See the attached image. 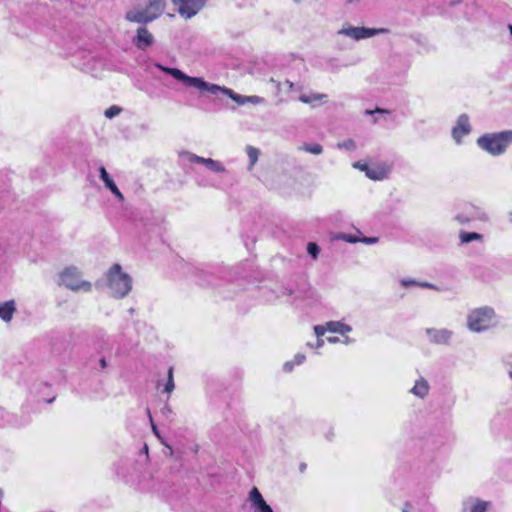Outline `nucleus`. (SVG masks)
Instances as JSON below:
<instances>
[{
    "mask_svg": "<svg viewBox=\"0 0 512 512\" xmlns=\"http://www.w3.org/2000/svg\"><path fill=\"white\" fill-rule=\"evenodd\" d=\"M163 71H165L167 74L171 75L175 79L182 81L186 86L193 87L200 92H209L210 94L217 95L219 92L227 95L232 100L239 104L245 103V99L241 96L236 94L232 89L221 87L216 84L208 83L203 78L200 77H191L183 73L181 70L177 68H166L159 66Z\"/></svg>",
    "mask_w": 512,
    "mask_h": 512,
    "instance_id": "1",
    "label": "nucleus"
},
{
    "mask_svg": "<svg viewBox=\"0 0 512 512\" xmlns=\"http://www.w3.org/2000/svg\"><path fill=\"white\" fill-rule=\"evenodd\" d=\"M477 144L493 156L501 155L512 144V130L484 134L477 139Z\"/></svg>",
    "mask_w": 512,
    "mask_h": 512,
    "instance_id": "2",
    "label": "nucleus"
},
{
    "mask_svg": "<svg viewBox=\"0 0 512 512\" xmlns=\"http://www.w3.org/2000/svg\"><path fill=\"white\" fill-rule=\"evenodd\" d=\"M107 285L114 297L123 298L132 289V279L119 264H114L107 273Z\"/></svg>",
    "mask_w": 512,
    "mask_h": 512,
    "instance_id": "3",
    "label": "nucleus"
},
{
    "mask_svg": "<svg viewBox=\"0 0 512 512\" xmlns=\"http://www.w3.org/2000/svg\"><path fill=\"white\" fill-rule=\"evenodd\" d=\"M59 285L73 292H90L92 283L83 279L82 272L75 266H68L59 273Z\"/></svg>",
    "mask_w": 512,
    "mask_h": 512,
    "instance_id": "4",
    "label": "nucleus"
},
{
    "mask_svg": "<svg viewBox=\"0 0 512 512\" xmlns=\"http://www.w3.org/2000/svg\"><path fill=\"white\" fill-rule=\"evenodd\" d=\"M165 5V0H148V4L144 9L127 12L126 19L130 22L144 24L151 22L163 13Z\"/></svg>",
    "mask_w": 512,
    "mask_h": 512,
    "instance_id": "5",
    "label": "nucleus"
},
{
    "mask_svg": "<svg viewBox=\"0 0 512 512\" xmlns=\"http://www.w3.org/2000/svg\"><path fill=\"white\" fill-rule=\"evenodd\" d=\"M494 310L492 308H479L468 316V327L476 332L488 329L493 324Z\"/></svg>",
    "mask_w": 512,
    "mask_h": 512,
    "instance_id": "6",
    "label": "nucleus"
},
{
    "mask_svg": "<svg viewBox=\"0 0 512 512\" xmlns=\"http://www.w3.org/2000/svg\"><path fill=\"white\" fill-rule=\"evenodd\" d=\"M178 8V13L185 19L196 15L204 6L205 0H171Z\"/></svg>",
    "mask_w": 512,
    "mask_h": 512,
    "instance_id": "7",
    "label": "nucleus"
},
{
    "mask_svg": "<svg viewBox=\"0 0 512 512\" xmlns=\"http://www.w3.org/2000/svg\"><path fill=\"white\" fill-rule=\"evenodd\" d=\"M96 57L92 51H79L75 56V66L81 71L92 74L95 70Z\"/></svg>",
    "mask_w": 512,
    "mask_h": 512,
    "instance_id": "8",
    "label": "nucleus"
},
{
    "mask_svg": "<svg viewBox=\"0 0 512 512\" xmlns=\"http://www.w3.org/2000/svg\"><path fill=\"white\" fill-rule=\"evenodd\" d=\"M471 130L469 118L466 114L458 117L456 125L452 129V136L457 143H460L462 138L469 134Z\"/></svg>",
    "mask_w": 512,
    "mask_h": 512,
    "instance_id": "9",
    "label": "nucleus"
},
{
    "mask_svg": "<svg viewBox=\"0 0 512 512\" xmlns=\"http://www.w3.org/2000/svg\"><path fill=\"white\" fill-rule=\"evenodd\" d=\"M385 29H371L364 27H349L343 30V33L356 40L372 37L378 33L385 32Z\"/></svg>",
    "mask_w": 512,
    "mask_h": 512,
    "instance_id": "10",
    "label": "nucleus"
},
{
    "mask_svg": "<svg viewBox=\"0 0 512 512\" xmlns=\"http://www.w3.org/2000/svg\"><path fill=\"white\" fill-rule=\"evenodd\" d=\"M249 500L255 512H273L272 508L266 503L257 487H253L249 493Z\"/></svg>",
    "mask_w": 512,
    "mask_h": 512,
    "instance_id": "11",
    "label": "nucleus"
},
{
    "mask_svg": "<svg viewBox=\"0 0 512 512\" xmlns=\"http://www.w3.org/2000/svg\"><path fill=\"white\" fill-rule=\"evenodd\" d=\"M154 42L153 35L149 32L146 27H139L137 34L133 40L135 46L140 50H146Z\"/></svg>",
    "mask_w": 512,
    "mask_h": 512,
    "instance_id": "12",
    "label": "nucleus"
},
{
    "mask_svg": "<svg viewBox=\"0 0 512 512\" xmlns=\"http://www.w3.org/2000/svg\"><path fill=\"white\" fill-rule=\"evenodd\" d=\"M389 171L390 168L386 163L381 162L369 164L366 176L372 180H383L387 177Z\"/></svg>",
    "mask_w": 512,
    "mask_h": 512,
    "instance_id": "13",
    "label": "nucleus"
},
{
    "mask_svg": "<svg viewBox=\"0 0 512 512\" xmlns=\"http://www.w3.org/2000/svg\"><path fill=\"white\" fill-rule=\"evenodd\" d=\"M16 311V305L13 300L0 303V319L9 323Z\"/></svg>",
    "mask_w": 512,
    "mask_h": 512,
    "instance_id": "14",
    "label": "nucleus"
},
{
    "mask_svg": "<svg viewBox=\"0 0 512 512\" xmlns=\"http://www.w3.org/2000/svg\"><path fill=\"white\" fill-rule=\"evenodd\" d=\"M411 392L418 397H425L429 392V385L424 379L416 381L415 385L411 389Z\"/></svg>",
    "mask_w": 512,
    "mask_h": 512,
    "instance_id": "15",
    "label": "nucleus"
},
{
    "mask_svg": "<svg viewBox=\"0 0 512 512\" xmlns=\"http://www.w3.org/2000/svg\"><path fill=\"white\" fill-rule=\"evenodd\" d=\"M427 333L429 335H431V337L436 342H446L449 339V337H450V333L448 331H446V330H432V329H428Z\"/></svg>",
    "mask_w": 512,
    "mask_h": 512,
    "instance_id": "16",
    "label": "nucleus"
},
{
    "mask_svg": "<svg viewBox=\"0 0 512 512\" xmlns=\"http://www.w3.org/2000/svg\"><path fill=\"white\" fill-rule=\"evenodd\" d=\"M459 237L462 243H469L473 240H482L483 238L479 233L466 231H461Z\"/></svg>",
    "mask_w": 512,
    "mask_h": 512,
    "instance_id": "17",
    "label": "nucleus"
},
{
    "mask_svg": "<svg viewBox=\"0 0 512 512\" xmlns=\"http://www.w3.org/2000/svg\"><path fill=\"white\" fill-rule=\"evenodd\" d=\"M327 331L334 333H345L349 328L340 322H329L326 324Z\"/></svg>",
    "mask_w": 512,
    "mask_h": 512,
    "instance_id": "18",
    "label": "nucleus"
},
{
    "mask_svg": "<svg viewBox=\"0 0 512 512\" xmlns=\"http://www.w3.org/2000/svg\"><path fill=\"white\" fill-rule=\"evenodd\" d=\"M488 502L482 500H476L470 508V512H486L488 508Z\"/></svg>",
    "mask_w": 512,
    "mask_h": 512,
    "instance_id": "19",
    "label": "nucleus"
},
{
    "mask_svg": "<svg viewBox=\"0 0 512 512\" xmlns=\"http://www.w3.org/2000/svg\"><path fill=\"white\" fill-rule=\"evenodd\" d=\"M246 152H247V155H248L249 160H250V165L254 166V164L258 160L259 150L257 148H255V147H253V146H248L246 148Z\"/></svg>",
    "mask_w": 512,
    "mask_h": 512,
    "instance_id": "20",
    "label": "nucleus"
},
{
    "mask_svg": "<svg viewBox=\"0 0 512 512\" xmlns=\"http://www.w3.org/2000/svg\"><path fill=\"white\" fill-rule=\"evenodd\" d=\"M174 378H173V367L168 369V379L164 386V392L171 393L174 390Z\"/></svg>",
    "mask_w": 512,
    "mask_h": 512,
    "instance_id": "21",
    "label": "nucleus"
},
{
    "mask_svg": "<svg viewBox=\"0 0 512 512\" xmlns=\"http://www.w3.org/2000/svg\"><path fill=\"white\" fill-rule=\"evenodd\" d=\"M302 149L305 150L306 152H309V153H312L315 155L321 154L323 151V148L320 144H313V145L305 144L302 147Z\"/></svg>",
    "mask_w": 512,
    "mask_h": 512,
    "instance_id": "22",
    "label": "nucleus"
},
{
    "mask_svg": "<svg viewBox=\"0 0 512 512\" xmlns=\"http://www.w3.org/2000/svg\"><path fill=\"white\" fill-rule=\"evenodd\" d=\"M204 165L208 169L214 170V171H217V172H220V171L224 170L223 166L219 162H217V161H215V160H213L211 158H207V161H205Z\"/></svg>",
    "mask_w": 512,
    "mask_h": 512,
    "instance_id": "23",
    "label": "nucleus"
},
{
    "mask_svg": "<svg viewBox=\"0 0 512 512\" xmlns=\"http://www.w3.org/2000/svg\"><path fill=\"white\" fill-rule=\"evenodd\" d=\"M325 97V95L323 94H313L311 96H306V95H302L300 96V100L303 102V103H312L313 101H318V100H321Z\"/></svg>",
    "mask_w": 512,
    "mask_h": 512,
    "instance_id": "24",
    "label": "nucleus"
},
{
    "mask_svg": "<svg viewBox=\"0 0 512 512\" xmlns=\"http://www.w3.org/2000/svg\"><path fill=\"white\" fill-rule=\"evenodd\" d=\"M120 201H124V196L121 191L118 189L116 184L113 182H109L106 186Z\"/></svg>",
    "mask_w": 512,
    "mask_h": 512,
    "instance_id": "25",
    "label": "nucleus"
},
{
    "mask_svg": "<svg viewBox=\"0 0 512 512\" xmlns=\"http://www.w3.org/2000/svg\"><path fill=\"white\" fill-rule=\"evenodd\" d=\"M121 111L122 109L120 107L113 105L110 108L106 109L104 114L107 118L111 119L117 116Z\"/></svg>",
    "mask_w": 512,
    "mask_h": 512,
    "instance_id": "26",
    "label": "nucleus"
},
{
    "mask_svg": "<svg viewBox=\"0 0 512 512\" xmlns=\"http://www.w3.org/2000/svg\"><path fill=\"white\" fill-rule=\"evenodd\" d=\"M307 251L313 258H316L319 253V247L316 243L310 242L308 243Z\"/></svg>",
    "mask_w": 512,
    "mask_h": 512,
    "instance_id": "27",
    "label": "nucleus"
},
{
    "mask_svg": "<svg viewBox=\"0 0 512 512\" xmlns=\"http://www.w3.org/2000/svg\"><path fill=\"white\" fill-rule=\"evenodd\" d=\"M99 172H100V178L105 183V186H107L109 182H113V179L109 176L108 172L106 171V169L104 167H100Z\"/></svg>",
    "mask_w": 512,
    "mask_h": 512,
    "instance_id": "28",
    "label": "nucleus"
},
{
    "mask_svg": "<svg viewBox=\"0 0 512 512\" xmlns=\"http://www.w3.org/2000/svg\"><path fill=\"white\" fill-rule=\"evenodd\" d=\"M314 332L316 334V336L318 338H320L321 336H323L326 332H327V327L326 325H317L314 327Z\"/></svg>",
    "mask_w": 512,
    "mask_h": 512,
    "instance_id": "29",
    "label": "nucleus"
},
{
    "mask_svg": "<svg viewBox=\"0 0 512 512\" xmlns=\"http://www.w3.org/2000/svg\"><path fill=\"white\" fill-rule=\"evenodd\" d=\"M189 161L194 162V163H199V164H205V161H207V158H203V157L197 156L195 154H190Z\"/></svg>",
    "mask_w": 512,
    "mask_h": 512,
    "instance_id": "30",
    "label": "nucleus"
},
{
    "mask_svg": "<svg viewBox=\"0 0 512 512\" xmlns=\"http://www.w3.org/2000/svg\"><path fill=\"white\" fill-rule=\"evenodd\" d=\"M354 167L359 168L361 171H364L365 174L367 175V168H369V164L359 161L354 164Z\"/></svg>",
    "mask_w": 512,
    "mask_h": 512,
    "instance_id": "31",
    "label": "nucleus"
},
{
    "mask_svg": "<svg viewBox=\"0 0 512 512\" xmlns=\"http://www.w3.org/2000/svg\"><path fill=\"white\" fill-rule=\"evenodd\" d=\"M366 114H369V115H372L374 113H390L388 110H385V109H381V108H376L375 110H366L365 112Z\"/></svg>",
    "mask_w": 512,
    "mask_h": 512,
    "instance_id": "32",
    "label": "nucleus"
},
{
    "mask_svg": "<svg viewBox=\"0 0 512 512\" xmlns=\"http://www.w3.org/2000/svg\"><path fill=\"white\" fill-rule=\"evenodd\" d=\"M361 241L364 242V243H367V244H371V243L377 242L378 239L377 238H367V237H365Z\"/></svg>",
    "mask_w": 512,
    "mask_h": 512,
    "instance_id": "33",
    "label": "nucleus"
},
{
    "mask_svg": "<svg viewBox=\"0 0 512 512\" xmlns=\"http://www.w3.org/2000/svg\"><path fill=\"white\" fill-rule=\"evenodd\" d=\"M402 285L405 286V287H408L410 285H416V281H414V280H409V281L408 280H403L402 281Z\"/></svg>",
    "mask_w": 512,
    "mask_h": 512,
    "instance_id": "34",
    "label": "nucleus"
},
{
    "mask_svg": "<svg viewBox=\"0 0 512 512\" xmlns=\"http://www.w3.org/2000/svg\"><path fill=\"white\" fill-rule=\"evenodd\" d=\"M304 359H305V356H303V355H298L295 358L297 364H301L304 361Z\"/></svg>",
    "mask_w": 512,
    "mask_h": 512,
    "instance_id": "35",
    "label": "nucleus"
},
{
    "mask_svg": "<svg viewBox=\"0 0 512 512\" xmlns=\"http://www.w3.org/2000/svg\"><path fill=\"white\" fill-rule=\"evenodd\" d=\"M306 468H307V464L306 463H304V462L300 463L299 469H300L301 473H304Z\"/></svg>",
    "mask_w": 512,
    "mask_h": 512,
    "instance_id": "36",
    "label": "nucleus"
},
{
    "mask_svg": "<svg viewBox=\"0 0 512 512\" xmlns=\"http://www.w3.org/2000/svg\"><path fill=\"white\" fill-rule=\"evenodd\" d=\"M147 412H148V415H149L150 421H152V416H151V414H150V410L148 409V410H147ZM151 423H153V422H151ZM152 428H153V431H154L155 433H157V428H156V426H155L154 424H152Z\"/></svg>",
    "mask_w": 512,
    "mask_h": 512,
    "instance_id": "37",
    "label": "nucleus"
},
{
    "mask_svg": "<svg viewBox=\"0 0 512 512\" xmlns=\"http://www.w3.org/2000/svg\"><path fill=\"white\" fill-rule=\"evenodd\" d=\"M284 367H285V370H286V371H291V369H292V364H290V363H286Z\"/></svg>",
    "mask_w": 512,
    "mask_h": 512,
    "instance_id": "38",
    "label": "nucleus"
},
{
    "mask_svg": "<svg viewBox=\"0 0 512 512\" xmlns=\"http://www.w3.org/2000/svg\"><path fill=\"white\" fill-rule=\"evenodd\" d=\"M327 339L329 342H332V343L337 342V340H338L336 337H328Z\"/></svg>",
    "mask_w": 512,
    "mask_h": 512,
    "instance_id": "39",
    "label": "nucleus"
},
{
    "mask_svg": "<svg viewBox=\"0 0 512 512\" xmlns=\"http://www.w3.org/2000/svg\"><path fill=\"white\" fill-rule=\"evenodd\" d=\"M100 364H101V366H102L103 368H105V367H106V361H105V359H101V360H100Z\"/></svg>",
    "mask_w": 512,
    "mask_h": 512,
    "instance_id": "40",
    "label": "nucleus"
},
{
    "mask_svg": "<svg viewBox=\"0 0 512 512\" xmlns=\"http://www.w3.org/2000/svg\"><path fill=\"white\" fill-rule=\"evenodd\" d=\"M347 240H348L349 242H352V243L357 242V239H354V238H347Z\"/></svg>",
    "mask_w": 512,
    "mask_h": 512,
    "instance_id": "41",
    "label": "nucleus"
},
{
    "mask_svg": "<svg viewBox=\"0 0 512 512\" xmlns=\"http://www.w3.org/2000/svg\"><path fill=\"white\" fill-rule=\"evenodd\" d=\"M421 286H422V287H429V284H427V283H423V284H421Z\"/></svg>",
    "mask_w": 512,
    "mask_h": 512,
    "instance_id": "42",
    "label": "nucleus"
},
{
    "mask_svg": "<svg viewBox=\"0 0 512 512\" xmlns=\"http://www.w3.org/2000/svg\"><path fill=\"white\" fill-rule=\"evenodd\" d=\"M508 28H509V30H510V32L512 34V25H509Z\"/></svg>",
    "mask_w": 512,
    "mask_h": 512,
    "instance_id": "43",
    "label": "nucleus"
},
{
    "mask_svg": "<svg viewBox=\"0 0 512 512\" xmlns=\"http://www.w3.org/2000/svg\"><path fill=\"white\" fill-rule=\"evenodd\" d=\"M346 3H352L354 0H345Z\"/></svg>",
    "mask_w": 512,
    "mask_h": 512,
    "instance_id": "44",
    "label": "nucleus"
},
{
    "mask_svg": "<svg viewBox=\"0 0 512 512\" xmlns=\"http://www.w3.org/2000/svg\"><path fill=\"white\" fill-rule=\"evenodd\" d=\"M403 512H409L407 509H403Z\"/></svg>",
    "mask_w": 512,
    "mask_h": 512,
    "instance_id": "45",
    "label": "nucleus"
}]
</instances>
